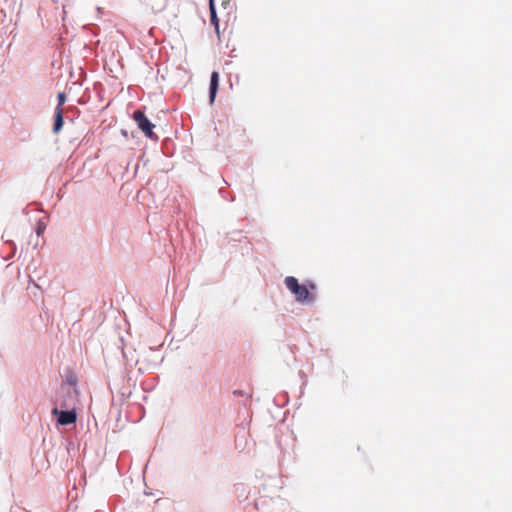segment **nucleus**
Instances as JSON below:
<instances>
[{"label":"nucleus","instance_id":"f257e3e1","mask_svg":"<svg viewBox=\"0 0 512 512\" xmlns=\"http://www.w3.org/2000/svg\"><path fill=\"white\" fill-rule=\"evenodd\" d=\"M286 288L294 295L295 300L300 304H312L316 301L317 285L312 280H305L299 283L295 276H287L284 279Z\"/></svg>","mask_w":512,"mask_h":512},{"label":"nucleus","instance_id":"f03ea898","mask_svg":"<svg viewBox=\"0 0 512 512\" xmlns=\"http://www.w3.org/2000/svg\"><path fill=\"white\" fill-rule=\"evenodd\" d=\"M51 414L55 417L56 425L58 427L75 424L78 418L76 409L68 408L66 401L61 402L60 407H53Z\"/></svg>","mask_w":512,"mask_h":512},{"label":"nucleus","instance_id":"7ed1b4c3","mask_svg":"<svg viewBox=\"0 0 512 512\" xmlns=\"http://www.w3.org/2000/svg\"><path fill=\"white\" fill-rule=\"evenodd\" d=\"M132 119L147 138L158 141V136L154 132L155 124L152 123L143 110L136 109L132 113Z\"/></svg>","mask_w":512,"mask_h":512},{"label":"nucleus","instance_id":"20e7f679","mask_svg":"<svg viewBox=\"0 0 512 512\" xmlns=\"http://www.w3.org/2000/svg\"><path fill=\"white\" fill-rule=\"evenodd\" d=\"M220 75L219 72L213 71L210 75L209 89H208V100L209 104L213 105L217 97L219 90Z\"/></svg>","mask_w":512,"mask_h":512},{"label":"nucleus","instance_id":"39448f33","mask_svg":"<svg viewBox=\"0 0 512 512\" xmlns=\"http://www.w3.org/2000/svg\"><path fill=\"white\" fill-rule=\"evenodd\" d=\"M220 181L225 185L218 188V194L219 196L224 200L228 202H234L235 201V194L231 191H229L227 188L230 186V184L223 178H220Z\"/></svg>","mask_w":512,"mask_h":512},{"label":"nucleus","instance_id":"423d86ee","mask_svg":"<svg viewBox=\"0 0 512 512\" xmlns=\"http://www.w3.org/2000/svg\"><path fill=\"white\" fill-rule=\"evenodd\" d=\"M161 151L166 157L173 156L175 152L174 141L169 137L164 138L161 142Z\"/></svg>","mask_w":512,"mask_h":512},{"label":"nucleus","instance_id":"0eeeda50","mask_svg":"<svg viewBox=\"0 0 512 512\" xmlns=\"http://www.w3.org/2000/svg\"><path fill=\"white\" fill-rule=\"evenodd\" d=\"M63 125H64L63 113L60 109H55L54 122H53V127H52L53 133L54 134L59 133L62 130Z\"/></svg>","mask_w":512,"mask_h":512},{"label":"nucleus","instance_id":"6e6552de","mask_svg":"<svg viewBox=\"0 0 512 512\" xmlns=\"http://www.w3.org/2000/svg\"><path fill=\"white\" fill-rule=\"evenodd\" d=\"M210 11V22L213 25L216 33H219V18L217 17L216 7H209Z\"/></svg>","mask_w":512,"mask_h":512},{"label":"nucleus","instance_id":"1a4fd4ad","mask_svg":"<svg viewBox=\"0 0 512 512\" xmlns=\"http://www.w3.org/2000/svg\"><path fill=\"white\" fill-rule=\"evenodd\" d=\"M64 384L75 387L77 385V377L73 372H68L65 376V380L62 384L61 389H64Z\"/></svg>","mask_w":512,"mask_h":512},{"label":"nucleus","instance_id":"9d476101","mask_svg":"<svg viewBox=\"0 0 512 512\" xmlns=\"http://www.w3.org/2000/svg\"><path fill=\"white\" fill-rule=\"evenodd\" d=\"M66 94L64 92H59L57 94V106L55 109H60L62 111V107L66 102Z\"/></svg>","mask_w":512,"mask_h":512},{"label":"nucleus","instance_id":"9b49d317","mask_svg":"<svg viewBox=\"0 0 512 512\" xmlns=\"http://www.w3.org/2000/svg\"><path fill=\"white\" fill-rule=\"evenodd\" d=\"M122 355L123 358L126 360V365L133 367V365H136L138 363V359L133 360V358H130V355H128L125 350H122Z\"/></svg>","mask_w":512,"mask_h":512},{"label":"nucleus","instance_id":"f8f14e48","mask_svg":"<svg viewBox=\"0 0 512 512\" xmlns=\"http://www.w3.org/2000/svg\"><path fill=\"white\" fill-rule=\"evenodd\" d=\"M45 229H46V225L43 222V220L40 219L37 222V227H36V234H37V236H41L44 233Z\"/></svg>","mask_w":512,"mask_h":512},{"label":"nucleus","instance_id":"ddd939ff","mask_svg":"<svg viewBox=\"0 0 512 512\" xmlns=\"http://www.w3.org/2000/svg\"><path fill=\"white\" fill-rule=\"evenodd\" d=\"M89 99H90V96H89V95H88V96L83 95L82 97H80V98L78 99L77 103H78L79 105H85V104H87V103H88Z\"/></svg>","mask_w":512,"mask_h":512},{"label":"nucleus","instance_id":"4468645a","mask_svg":"<svg viewBox=\"0 0 512 512\" xmlns=\"http://www.w3.org/2000/svg\"><path fill=\"white\" fill-rule=\"evenodd\" d=\"M119 394H120V400L123 401L124 399H126L130 396L131 392L130 391H128V392L119 391Z\"/></svg>","mask_w":512,"mask_h":512},{"label":"nucleus","instance_id":"2eb2a0df","mask_svg":"<svg viewBox=\"0 0 512 512\" xmlns=\"http://www.w3.org/2000/svg\"><path fill=\"white\" fill-rule=\"evenodd\" d=\"M7 243L9 244V246L11 247V252L12 254L14 255L16 253V250H17V247H16V244L14 241L10 240V241H7Z\"/></svg>","mask_w":512,"mask_h":512},{"label":"nucleus","instance_id":"dca6fc26","mask_svg":"<svg viewBox=\"0 0 512 512\" xmlns=\"http://www.w3.org/2000/svg\"><path fill=\"white\" fill-rule=\"evenodd\" d=\"M233 394L235 396H244L246 393L243 390H234Z\"/></svg>","mask_w":512,"mask_h":512},{"label":"nucleus","instance_id":"f3484780","mask_svg":"<svg viewBox=\"0 0 512 512\" xmlns=\"http://www.w3.org/2000/svg\"><path fill=\"white\" fill-rule=\"evenodd\" d=\"M240 234H241L240 232H236V233H235V237H231V239H232V240H234V241L240 240V239L238 238V236H240Z\"/></svg>","mask_w":512,"mask_h":512},{"label":"nucleus","instance_id":"a211bd4d","mask_svg":"<svg viewBox=\"0 0 512 512\" xmlns=\"http://www.w3.org/2000/svg\"><path fill=\"white\" fill-rule=\"evenodd\" d=\"M240 234H241L240 232H236V233H235V237H231V239H232V240H234V241L240 240V239L238 238V236H240Z\"/></svg>","mask_w":512,"mask_h":512},{"label":"nucleus","instance_id":"6ab92c4d","mask_svg":"<svg viewBox=\"0 0 512 512\" xmlns=\"http://www.w3.org/2000/svg\"><path fill=\"white\" fill-rule=\"evenodd\" d=\"M240 234H241L240 232H236V233H235V237H231V239H232V240H234V241L240 240V239L238 238V236H240Z\"/></svg>","mask_w":512,"mask_h":512},{"label":"nucleus","instance_id":"aec40b11","mask_svg":"<svg viewBox=\"0 0 512 512\" xmlns=\"http://www.w3.org/2000/svg\"><path fill=\"white\" fill-rule=\"evenodd\" d=\"M209 1V7H215V0H208Z\"/></svg>","mask_w":512,"mask_h":512},{"label":"nucleus","instance_id":"412c9836","mask_svg":"<svg viewBox=\"0 0 512 512\" xmlns=\"http://www.w3.org/2000/svg\"><path fill=\"white\" fill-rule=\"evenodd\" d=\"M5 16H6L5 11L3 9H0V19Z\"/></svg>","mask_w":512,"mask_h":512},{"label":"nucleus","instance_id":"4be33fe9","mask_svg":"<svg viewBox=\"0 0 512 512\" xmlns=\"http://www.w3.org/2000/svg\"><path fill=\"white\" fill-rule=\"evenodd\" d=\"M231 0H222V4L226 7L230 3Z\"/></svg>","mask_w":512,"mask_h":512},{"label":"nucleus","instance_id":"5701e85b","mask_svg":"<svg viewBox=\"0 0 512 512\" xmlns=\"http://www.w3.org/2000/svg\"><path fill=\"white\" fill-rule=\"evenodd\" d=\"M121 133L124 135V136H127V131L126 130H121Z\"/></svg>","mask_w":512,"mask_h":512}]
</instances>
